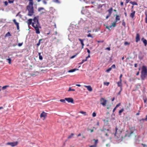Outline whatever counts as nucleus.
<instances>
[{
  "label": "nucleus",
  "mask_w": 147,
  "mask_h": 147,
  "mask_svg": "<svg viewBox=\"0 0 147 147\" xmlns=\"http://www.w3.org/2000/svg\"><path fill=\"white\" fill-rule=\"evenodd\" d=\"M124 111L123 109L122 108L119 111V115H121V113Z\"/></svg>",
  "instance_id": "nucleus-21"
},
{
  "label": "nucleus",
  "mask_w": 147,
  "mask_h": 147,
  "mask_svg": "<svg viewBox=\"0 0 147 147\" xmlns=\"http://www.w3.org/2000/svg\"><path fill=\"white\" fill-rule=\"evenodd\" d=\"M96 144H95L93 145H91L90 146V147H96Z\"/></svg>",
  "instance_id": "nucleus-55"
},
{
  "label": "nucleus",
  "mask_w": 147,
  "mask_h": 147,
  "mask_svg": "<svg viewBox=\"0 0 147 147\" xmlns=\"http://www.w3.org/2000/svg\"><path fill=\"white\" fill-rule=\"evenodd\" d=\"M90 57V54H89L88 56L87 57H86V59L87 60V59L88 58H89Z\"/></svg>",
  "instance_id": "nucleus-54"
},
{
  "label": "nucleus",
  "mask_w": 147,
  "mask_h": 147,
  "mask_svg": "<svg viewBox=\"0 0 147 147\" xmlns=\"http://www.w3.org/2000/svg\"><path fill=\"white\" fill-rule=\"evenodd\" d=\"M129 0H126V3H128L129 2Z\"/></svg>",
  "instance_id": "nucleus-63"
},
{
  "label": "nucleus",
  "mask_w": 147,
  "mask_h": 147,
  "mask_svg": "<svg viewBox=\"0 0 147 147\" xmlns=\"http://www.w3.org/2000/svg\"><path fill=\"white\" fill-rule=\"evenodd\" d=\"M13 22L16 25L17 28V29L18 30H19V23L17 22H16V20L15 19H13Z\"/></svg>",
  "instance_id": "nucleus-9"
},
{
  "label": "nucleus",
  "mask_w": 147,
  "mask_h": 147,
  "mask_svg": "<svg viewBox=\"0 0 147 147\" xmlns=\"http://www.w3.org/2000/svg\"><path fill=\"white\" fill-rule=\"evenodd\" d=\"M129 3L131 4L132 5H138V3H137L135 1H130L129 2Z\"/></svg>",
  "instance_id": "nucleus-16"
},
{
  "label": "nucleus",
  "mask_w": 147,
  "mask_h": 147,
  "mask_svg": "<svg viewBox=\"0 0 147 147\" xmlns=\"http://www.w3.org/2000/svg\"><path fill=\"white\" fill-rule=\"evenodd\" d=\"M96 116V114L94 112H93L92 114V116L93 117H95Z\"/></svg>",
  "instance_id": "nucleus-40"
},
{
  "label": "nucleus",
  "mask_w": 147,
  "mask_h": 147,
  "mask_svg": "<svg viewBox=\"0 0 147 147\" xmlns=\"http://www.w3.org/2000/svg\"><path fill=\"white\" fill-rule=\"evenodd\" d=\"M84 87L86 88L87 90L90 92H91L92 91V89L90 86L84 85Z\"/></svg>",
  "instance_id": "nucleus-10"
},
{
  "label": "nucleus",
  "mask_w": 147,
  "mask_h": 147,
  "mask_svg": "<svg viewBox=\"0 0 147 147\" xmlns=\"http://www.w3.org/2000/svg\"><path fill=\"white\" fill-rule=\"evenodd\" d=\"M32 19H29L27 21L26 23L28 24V26L32 25Z\"/></svg>",
  "instance_id": "nucleus-11"
},
{
  "label": "nucleus",
  "mask_w": 147,
  "mask_h": 147,
  "mask_svg": "<svg viewBox=\"0 0 147 147\" xmlns=\"http://www.w3.org/2000/svg\"><path fill=\"white\" fill-rule=\"evenodd\" d=\"M124 14L125 15V17L127 16V14L126 12H124Z\"/></svg>",
  "instance_id": "nucleus-62"
},
{
  "label": "nucleus",
  "mask_w": 147,
  "mask_h": 147,
  "mask_svg": "<svg viewBox=\"0 0 147 147\" xmlns=\"http://www.w3.org/2000/svg\"><path fill=\"white\" fill-rule=\"evenodd\" d=\"M38 55H39V59L40 60H42V56L41 55V53H38Z\"/></svg>",
  "instance_id": "nucleus-23"
},
{
  "label": "nucleus",
  "mask_w": 147,
  "mask_h": 147,
  "mask_svg": "<svg viewBox=\"0 0 147 147\" xmlns=\"http://www.w3.org/2000/svg\"><path fill=\"white\" fill-rule=\"evenodd\" d=\"M111 15L108 14L106 17V18L107 19Z\"/></svg>",
  "instance_id": "nucleus-56"
},
{
  "label": "nucleus",
  "mask_w": 147,
  "mask_h": 147,
  "mask_svg": "<svg viewBox=\"0 0 147 147\" xmlns=\"http://www.w3.org/2000/svg\"><path fill=\"white\" fill-rule=\"evenodd\" d=\"M65 100L68 102H71L72 103H74V100L71 98H66Z\"/></svg>",
  "instance_id": "nucleus-5"
},
{
  "label": "nucleus",
  "mask_w": 147,
  "mask_h": 147,
  "mask_svg": "<svg viewBox=\"0 0 147 147\" xmlns=\"http://www.w3.org/2000/svg\"><path fill=\"white\" fill-rule=\"evenodd\" d=\"M86 49L87 50V52L90 54V51L87 48Z\"/></svg>",
  "instance_id": "nucleus-51"
},
{
  "label": "nucleus",
  "mask_w": 147,
  "mask_h": 147,
  "mask_svg": "<svg viewBox=\"0 0 147 147\" xmlns=\"http://www.w3.org/2000/svg\"><path fill=\"white\" fill-rule=\"evenodd\" d=\"M115 136H117V135L118 134V129L117 127H116L115 128Z\"/></svg>",
  "instance_id": "nucleus-19"
},
{
  "label": "nucleus",
  "mask_w": 147,
  "mask_h": 147,
  "mask_svg": "<svg viewBox=\"0 0 147 147\" xmlns=\"http://www.w3.org/2000/svg\"><path fill=\"white\" fill-rule=\"evenodd\" d=\"M93 140L95 141V144H96V143H97V140H96L95 139H94Z\"/></svg>",
  "instance_id": "nucleus-58"
},
{
  "label": "nucleus",
  "mask_w": 147,
  "mask_h": 147,
  "mask_svg": "<svg viewBox=\"0 0 147 147\" xmlns=\"http://www.w3.org/2000/svg\"><path fill=\"white\" fill-rule=\"evenodd\" d=\"M38 17H35L33 19V22L32 23V26L34 28L37 34H39L40 32L39 30V24L38 21Z\"/></svg>",
  "instance_id": "nucleus-1"
},
{
  "label": "nucleus",
  "mask_w": 147,
  "mask_h": 147,
  "mask_svg": "<svg viewBox=\"0 0 147 147\" xmlns=\"http://www.w3.org/2000/svg\"><path fill=\"white\" fill-rule=\"evenodd\" d=\"M146 76H147V68L146 66H143L141 72V79L142 80H144Z\"/></svg>",
  "instance_id": "nucleus-2"
},
{
  "label": "nucleus",
  "mask_w": 147,
  "mask_h": 147,
  "mask_svg": "<svg viewBox=\"0 0 147 147\" xmlns=\"http://www.w3.org/2000/svg\"><path fill=\"white\" fill-rule=\"evenodd\" d=\"M87 61V59H83V60H82V61L79 63V64H83L84 62L85 61Z\"/></svg>",
  "instance_id": "nucleus-24"
},
{
  "label": "nucleus",
  "mask_w": 147,
  "mask_h": 147,
  "mask_svg": "<svg viewBox=\"0 0 147 147\" xmlns=\"http://www.w3.org/2000/svg\"><path fill=\"white\" fill-rule=\"evenodd\" d=\"M111 67H112V68H115V65H114V64H113V65H112Z\"/></svg>",
  "instance_id": "nucleus-46"
},
{
  "label": "nucleus",
  "mask_w": 147,
  "mask_h": 147,
  "mask_svg": "<svg viewBox=\"0 0 147 147\" xmlns=\"http://www.w3.org/2000/svg\"><path fill=\"white\" fill-rule=\"evenodd\" d=\"M140 40V36L139 34L137 33L136 34V42H138Z\"/></svg>",
  "instance_id": "nucleus-8"
},
{
  "label": "nucleus",
  "mask_w": 147,
  "mask_h": 147,
  "mask_svg": "<svg viewBox=\"0 0 147 147\" xmlns=\"http://www.w3.org/2000/svg\"><path fill=\"white\" fill-rule=\"evenodd\" d=\"M106 28L109 29V30H110V29L109 28V27L108 26H106Z\"/></svg>",
  "instance_id": "nucleus-61"
},
{
  "label": "nucleus",
  "mask_w": 147,
  "mask_h": 147,
  "mask_svg": "<svg viewBox=\"0 0 147 147\" xmlns=\"http://www.w3.org/2000/svg\"><path fill=\"white\" fill-rule=\"evenodd\" d=\"M65 99H61L60 101L61 102H64V103H65Z\"/></svg>",
  "instance_id": "nucleus-42"
},
{
  "label": "nucleus",
  "mask_w": 147,
  "mask_h": 147,
  "mask_svg": "<svg viewBox=\"0 0 147 147\" xmlns=\"http://www.w3.org/2000/svg\"><path fill=\"white\" fill-rule=\"evenodd\" d=\"M42 40V39H40L39 40L38 43L37 44V46H38L40 45V42Z\"/></svg>",
  "instance_id": "nucleus-32"
},
{
  "label": "nucleus",
  "mask_w": 147,
  "mask_h": 147,
  "mask_svg": "<svg viewBox=\"0 0 147 147\" xmlns=\"http://www.w3.org/2000/svg\"><path fill=\"white\" fill-rule=\"evenodd\" d=\"M47 116V113L43 111L40 114V117L41 118H44L43 120H44Z\"/></svg>",
  "instance_id": "nucleus-7"
},
{
  "label": "nucleus",
  "mask_w": 147,
  "mask_h": 147,
  "mask_svg": "<svg viewBox=\"0 0 147 147\" xmlns=\"http://www.w3.org/2000/svg\"><path fill=\"white\" fill-rule=\"evenodd\" d=\"M74 135V134L71 133V134L68 137V138L69 139L72 138L73 136Z\"/></svg>",
  "instance_id": "nucleus-36"
},
{
  "label": "nucleus",
  "mask_w": 147,
  "mask_h": 147,
  "mask_svg": "<svg viewBox=\"0 0 147 147\" xmlns=\"http://www.w3.org/2000/svg\"><path fill=\"white\" fill-rule=\"evenodd\" d=\"M120 105H121V103H119V104H118L117 105H116L115 107L116 108H117V107H119V106Z\"/></svg>",
  "instance_id": "nucleus-49"
},
{
  "label": "nucleus",
  "mask_w": 147,
  "mask_h": 147,
  "mask_svg": "<svg viewBox=\"0 0 147 147\" xmlns=\"http://www.w3.org/2000/svg\"><path fill=\"white\" fill-rule=\"evenodd\" d=\"M117 84L118 86L120 87L121 90L122 87V81L119 80V81L117 82Z\"/></svg>",
  "instance_id": "nucleus-12"
},
{
  "label": "nucleus",
  "mask_w": 147,
  "mask_h": 147,
  "mask_svg": "<svg viewBox=\"0 0 147 147\" xmlns=\"http://www.w3.org/2000/svg\"><path fill=\"white\" fill-rule=\"evenodd\" d=\"M130 105H131L130 104V103H129V104L128 106L125 107V109H126L127 110L129 109V107L130 106Z\"/></svg>",
  "instance_id": "nucleus-33"
},
{
  "label": "nucleus",
  "mask_w": 147,
  "mask_h": 147,
  "mask_svg": "<svg viewBox=\"0 0 147 147\" xmlns=\"http://www.w3.org/2000/svg\"><path fill=\"white\" fill-rule=\"evenodd\" d=\"M96 41L98 43H100V42H104V41L103 40H100V41L97 40V41Z\"/></svg>",
  "instance_id": "nucleus-47"
},
{
  "label": "nucleus",
  "mask_w": 147,
  "mask_h": 147,
  "mask_svg": "<svg viewBox=\"0 0 147 147\" xmlns=\"http://www.w3.org/2000/svg\"><path fill=\"white\" fill-rule=\"evenodd\" d=\"M89 130H90V132L91 133L94 131L93 129H89Z\"/></svg>",
  "instance_id": "nucleus-59"
},
{
  "label": "nucleus",
  "mask_w": 147,
  "mask_h": 147,
  "mask_svg": "<svg viewBox=\"0 0 147 147\" xmlns=\"http://www.w3.org/2000/svg\"><path fill=\"white\" fill-rule=\"evenodd\" d=\"M44 8L43 7H39L38 9V11H40L41 10H43Z\"/></svg>",
  "instance_id": "nucleus-37"
},
{
  "label": "nucleus",
  "mask_w": 147,
  "mask_h": 147,
  "mask_svg": "<svg viewBox=\"0 0 147 147\" xmlns=\"http://www.w3.org/2000/svg\"><path fill=\"white\" fill-rule=\"evenodd\" d=\"M137 64H136H136H134V67H136L137 66Z\"/></svg>",
  "instance_id": "nucleus-64"
},
{
  "label": "nucleus",
  "mask_w": 147,
  "mask_h": 147,
  "mask_svg": "<svg viewBox=\"0 0 147 147\" xmlns=\"http://www.w3.org/2000/svg\"><path fill=\"white\" fill-rule=\"evenodd\" d=\"M109 82H104V85H106L107 86H109Z\"/></svg>",
  "instance_id": "nucleus-30"
},
{
  "label": "nucleus",
  "mask_w": 147,
  "mask_h": 147,
  "mask_svg": "<svg viewBox=\"0 0 147 147\" xmlns=\"http://www.w3.org/2000/svg\"><path fill=\"white\" fill-rule=\"evenodd\" d=\"M120 5L121 6H123V3L122 2H121L120 3Z\"/></svg>",
  "instance_id": "nucleus-57"
},
{
  "label": "nucleus",
  "mask_w": 147,
  "mask_h": 147,
  "mask_svg": "<svg viewBox=\"0 0 147 147\" xmlns=\"http://www.w3.org/2000/svg\"><path fill=\"white\" fill-rule=\"evenodd\" d=\"M78 40L81 43L82 45V48H83L84 46V44L83 42V40H82L80 38H79Z\"/></svg>",
  "instance_id": "nucleus-13"
},
{
  "label": "nucleus",
  "mask_w": 147,
  "mask_h": 147,
  "mask_svg": "<svg viewBox=\"0 0 147 147\" xmlns=\"http://www.w3.org/2000/svg\"><path fill=\"white\" fill-rule=\"evenodd\" d=\"M100 104L103 106H106L107 102V100H106L104 98H101L100 100Z\"/></svg>",
  "instance_id": "nucleus-4"
},
{
  "label": "nucleus",
  "mask_w": 147,
  "mask_h": 147,
  "mask_svg": "<svg viewBox=\"0 0 147 147\" xmlns=\"http://www.w3.org/2000/svg\"><path fill=\"white\" fill-rule=\"evenodd\" d=\"M105 50H108L109 51H110V47H107V48H106V49H105Z\"/></svg>",
  "instance_id": "nucleus-53"
},
{
  "label": "nucleus",
  "mask_w": 147,
  "mask_h": 147,
  "mask_svg": "<svg viewBox=\"0 0 147 147\" xmlns=\"http://www.w3.org/2000/svg\"><path fill=\"white\" fill-rule=\"evenodd\" d=\"M8 3H13L14 2V0H8Z\"/></svg>",
  "instance_id": "nucleus-29"
},
{
  "label": "nucleus",
  "mask_w": 147,
  "mask_h": 147,
  "mask_svg": "<svg viewBox=\"0 0 147 147\" xmlns=\"http://www.w3.org/2000/svg\"><path fill=\"white\" fill-rule=\"evenodd\" d=\"M142 145L143 146V147H147V146L146 145V144H142Z\"/></svg>",
  "instance_id": "nucleus-52"
},
{
  "label": "nucleus",
  "mask_w": 147,
  "mask_h": 147,
  "mask_svg": "<svg viewBox=\"0 0 147 147\" xmlns=\"http://www.w3.org/2000/svg\"><path fill=\"white\" fill-rule=\"evenodd\" d=\"M141 40L143 41V43L144 44V45L146 46L147 45L146 40L145 39H144V38H142Z\"/></svg>",
  "instance_id": "nucleus-14"
},
{
  "label": "nucleus",
  "mask_w": 147,
  "mask_h": 147,
  "mask_svg": "<svg viewBox=\"0 0 147 147\" xmlns=\"http://www.w3.org/2000/svg\"><path fill=\"white\" fill-rule=\"evenodd\" d=\"M131 13L129 15V16L132 19H133L135 16L136 11L134 10H131Z\"/></svg>",
  "instance_id": "nucleus-6"
},
{
  "label": "nucleus",
  "mask_w": 147,
  "mask_h": 147,
  "mask_svg": "<svg viewBox=\"0 0 147 147\" xmlns=\"http://www.w3.org/2000/svg\"><path fill=\"white\" fill-rule=\"evenodd\" d=\"M111 69H112V67H110L106 70V71L107 72H109L111 70Z\"/></svg>",
  "instance_id": "nucleus-31"
},
{
  "label": "nucleus",
  "mask_w": 147,
  "mask_h": 147,
  "mask_svg": "<svg viewBox=\"0 0 147 147\" xmlns=\"http://www.w3.org/2000/svg\"><path fill=\"white\" fill-rule=\"evenodd\" d=\"M79 113L84 114V115H87L86 114V112L83 111H81L79 112Z\"/></svg>",
  "instance_id": "nucleus-22"
},
{
  "label": "nucleus",
  "mask_w": 147,
  "mask_h": 147,
  "mask_svg": "<svg viewBox=\"0 0 147 147\" xmlns=\"http://www.w3.org/2000/svg\"><path fill=\"white\" fill-rule=\"evenodd\" d=\"M120 20V18L119 16L118 15L116 16V18H115V20H116L115 21H116V22H117V21L119 20Z\"/></svg>",
  "instance_id": "nucleus-20"
},
{
  "label": "nucleus",
  "mask_w": 147,
  "mask_h": 147,
  "mask_svg": "<svg viewBox=\"0 0 147 147\" xmlns=\"http://www.w3.org/2000/svg\"><path fill=\"white\" fill-rule=\"evenodd\" d=\"M79 53H76L75 55H73L71 57V59H73V58H74L78 54H79Z\"/></svg>",
  "instance_id": "nucleus-34"
},
{
  "label": "nucleus",
  "mask_w": 147,
  "mask_h": 147,
  "mask_svg": "<svg viewBox=\"0 0 147 147\" xmlns=\"http://www.w3.org/2000/svg\"><path fill=\"white\" fill-rule=\"evenodd\" d=\"M124 44L125 45H129V43L128 42H125L124 43Z\"/></svg>",
  "instance_id": "nucleus-43"
},
{
  "label": "nucleus",
  "mask_w": 147,
  "mask_h": 147,
  "mask_svg": "<svg viewBox=\"0 0 147 147\" xmlns=\"http://www.w3.org/2000/svg\"><path fill=\"white\" fill-rule=\"evenodd\" d=\"M22 44H23V43H19L18 44V45L19 47H20L22 45Z\"/></svg>",
  "instance_id": "nucleus-48"
},
{
  "label": "nucleus",
  "mask_w": 147,
  "mask_h": 147,
  "mask_svg": "<svg viewBox=\"0 0 147 147\" xmlns=\"http://www.w3.org/2000/svg\"><path fill=\"white\" fill-rule=\"evenodd\" d=\"M116 107H115L113 109V112H114L116 110Z\"/></svg>",
  "instance_id": "nucleus-60"
},
{
  "label": "nucleus",
  "mask_w": 147,
  "mask_h": 147,
  "mask_svg": "<svg viewBox=\"0 0 147 147\" xmlns=\"http://www.w3.org/2000/svg\"><path fill=\"white\" fill-rule=\"evenodd\" d=\"M11 36V35L9 32H8L7 34H6L5 35V36Z\"/></svg>",
  "instance_id": "nucleus-25"
},
{
  "label": "nucleus",
  "mask_w": 147,
  "mask_h": 147,
  "mask_svg": "<svg viewBox=\"0 0 147 147\" xmlns=\"http://www.w3.org/2000/svg\"><path fill=\"white\" fill-rule=\"evenodd\" d=\"M75 90V89H71V87H69V89L68 91H74Z\"/></svg>",
  "instance_id": "nucleus-39"
},
{
  "label": "nucleus",
  "mask_w": 147,
  "mask_h": 147,
  "mask_svg": "<svg viewBox=\"0 0 147 147\" xmlns=\"http://www.w3.org/2000/svg\"><path fill=\"white\" fill-rule=\"evenodd\" d=\"M6 60L8 61V63L10 64H11V58H9L8 59H7Z\"/></svg>",
  "instance_id": "nucleus-27"
},
{
  "label": "nucleus",
  "mask_w": 147,
  "mask_h": 147,
  "mask_svg": "<svg viewBox=\"0 0 147 147\" xmlns=\"http://www.w3.org/2000/svg\"><path fill=\"white\" fill-rule=\"evenodd\" d=\"M142 120L143 121H147V115L146 116V117L145 119H143Z\"/></svg>",
  "instance_id": "nucleus-50"
},
{
  "label": "nucleus",
  "mask_w": 147,
  "mask_h": 147,
  "mask_svg": "<svg viewBox=\"0 0 147 147\" xmlns=\"http://www.w3.org/2000/svg\"><path fill=\"white\" fill-rule=\"evenodd\" d=\"M116 21H115L112 24V25L111 26H110L109 27L111 28L112 26L113 27H115L116 26Z\"/></svg>",
  "instance_id": "nucleus-18"
},
{
  "label": "nucleus",
  "mask_w": 147,
  "mask_h": 147,
  "mask_svg": "<svg viewBox=\"0 0 147 147\" xmlns=\"http://www.w3.org/2000/svg\"><path fill=\"white\" fill-rule=\"evenodd\" d=\"M88 37H90L92 38H93V36L91 35V34L89 33L87 35Z\"/></svg>",
  "instance_id": "nucleus-35"
},
{
  "label": "nucleus",
  "mask_w": 147,
  "mask_h": 147,
  "mask_svg": "<svg viewBox=\"0 0 147 147\" xmlns=\"http://www.w3.org/2000/svg\"><path fill=\"white\" fill-rule=\"evenodd\" d=\"M18 142L17 141L13 142H8L6 144V145H10L12 147H14L17 146L18 144Z\"/></svg>",
  "instance_id": "nucleus-3"
},
{
  "label": "nucleus",
  "mask_w": 147,
  "mask_h": 147,
  "mask_svg": "<svg viewBox=\"0 0 147 147\" xmlns=\"http://www.w3.org/2000/svg\"><path fill=\"white\" fill-rule=\"evenodd\" d=\"M122 76V75L121 74L120 75V77H119V80L120 81H122L121 80V78Z\"/></svg>",
  "instance_id": "nucleus-45"
},
{
  "label": "nucleus",
  "mask_w": 147,
  "mask_h": 147,
  "mask_svg": "<svg viewBox=\"0 0 147 147\" xmlns=\"http://www.w3.org/2000/svg\"><path fill=\"white\" fill-rule=\"evenodd\" d=\"M38 73V72L37 71H36L35 72L34 74H32L31 75L32 76H33L35 74H37Z\"/></svg>",
  "instance_id": "nucleus-44"
},
{
  "label": "nucleus",
  "mask_w": 147,
  "mask_h": 147,
  "mask_svg": "<svg viewBox=\"0 0 147 147\" xmlns=\"http://www.w3.org/2000/svg\"><path fill=\"white\" fill-rule=\"evenodd\" d=\"M112 10L113 9L112 7L111 8L109 9L107 11L109 13V14L110 15H111L112 13Z\"/></svg>",
  "instance_id": "nucleus-15"
},
{
  "label": "nucleus",
  "mask_w": 147,
  "mask_h": 147,
  "mask_svg": "<svg viewBox=\"0 0 147 147\" xmlns=\"http://www.w3.org/2000/svg\"><path fill=\"white\" fill-rule=\"evenodd\" d=\"M78 69H71L69 70L68 71V72L69 73H71V72H74V71H76V70H78Z\"/></svg>",
  "instance_id": "nucleus-17"
},
{
  "label": "nucleus",
  "mask_w": 147,
  "mask_h": 147,
  "mask_svg": "<svg viewBox=\"0 0 147 147\" xmlns=\"http://www.w3.org/2000/svg\"><path fill=\"white\" fill-rule=\"evenodd\" d=\"M146 17L145 19V22L147 24V13H145Z\"/></svg>",
  "instance_id": "nucleus-28"
},
{
  "label": "nucleus",
  "mask_w": 147,
  "mask_h": 147,
  "mask_svg": "<svg viewBox=\"0 0 147 147\" xmlns=\"http://www.w3.org/2000/svg\"><path fill=\"white\" fill-rule=\"evenodd\" d=\"M9 86L8 85H6L5 86H3L2 88V89L3 90H4L7 88L9 87Z\"/></svg>",
  "instance_id": "nucleus-26"
},
{
  "label": "nucleus",
  "mask_w": 147,
  "mask_h": 147,
  "mask_svg": "<svg viewBox=\"0 0 147 147\" xmlns=\"http://www.w3.org/2000/svg\"><path fill=\"white\" fill-rule=\"evenodd\" d=\"M4 3L5 5V6H7L8 4V2L7 1H5L4 2Z\"/></svg>",
  "instance_id": "nucleus-41"
},
{
  "label": "nucleus",
  "mask_w": 147,
  "mask_h": 147,
  "mask_svg": "<svg viewBox=\"0 0 147 147\" xmlns=\"http://www.w3.org/2000/svg\"><path fill=\"white\" fill-rule=\"evenodd\" d=\"M122 25L124 26H125V23L123 20V21Z\"/></svg>",
  "instance_id": "nucleus-38"
}]
</instances>
